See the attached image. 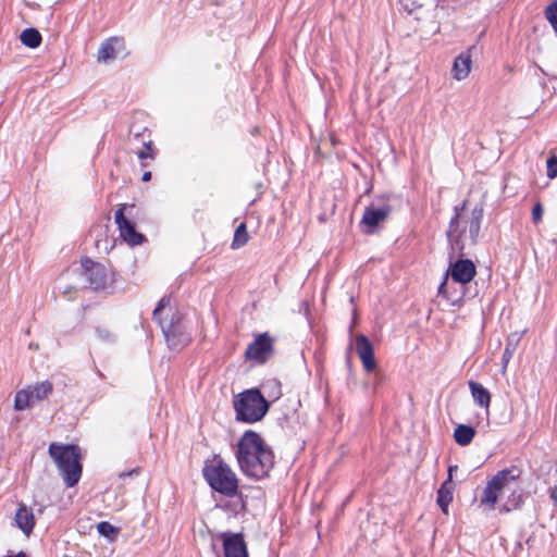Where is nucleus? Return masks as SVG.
I'll list each match as a JSON object with an SVG mask.
<instances>
[{
	"mask_svg": "<svg viewBox=\"0 0 557 557\" xmlns=\"http://www.w3.org/2000/svg\"><path fill=\"white\" fill-rule=\"evenodd\" d=\"M235 455L240 471L253 480L269 476L275 463L272 448L259 433L251 430L240 436Z\"/></svg>",
	"mask_w": 557,
	"mask_h": 557,
	"instance_id": "1",
	"label": "nucleus"
},
{
	"mask_svg": "<svg viewBox=\"0 0 557 557\" xmlns=\"http://www.w3.org/2000/svg\"><path fill=\"white\" fill-rule=\"evenodd\" d=\"M48 453L67 487L76 485L82 476L81 448L77 445L51 443Z\"/></svg>",
	"mask_w": 557,
	"mask_h": 557,
	"instance_id": "2",
	"label": "nucleus"
},
{
	"mask_svg": "<svg viewBox=\"0 0 557 557\" xmlns=\"http://www.w3.org/2000/svg\"><path fill=\"white\" fill-rule=\"evenodd\" d=\"M202 475L209 486L225 497L233 498L238 494V479L232 468L220 457L207 461Z\"/></svg>",
	"mask_w": 557,
	"mask_h": 557,
	"instance_id": "3",
	"label": "nucleus"
},
{
	"mask_svg": "<svg viewBox=\"0 0 557 557\" xmlns=\"http://www.w3.org/2000/svg\"><path fill=\"white\" fill-rule=\"evenodd\" d=\"M170 297L163 296L152 312V318L162 329V333L171 349H182L191 342V334L182 321L180 314L175 313L169 322H163L160 318L161 311L170 305Z\"/></svg>",
	"mask_w": 557,
	"mask_h": 557,
	"instance_id": "4",
	"label": "nucleus"
},
{
	"mask_svg": "<svg viewBox=\"0 0 557 557\" xmlns=\"http://www.w3.org/2000/svg\"><path fill=\"white\" fill-rule=\"evenodd\" d=\"M236 419L246 423L260 421L269 411L270 404L259 389H246L234 397Z\"/></svg>",
	"mask_w": 557,
	"mask_h": 557,
	"instance_id": "5",
	"label": "nucleus"
},
{
	"mask_svg": "<svg viewBox=\"0 0 557 557\" xmlns=\"http://www.w3.org/2000/svg\"><path fill=\"white\" fill-rule=\"evenodd\" d=\"M459 218L460 209L455 207V215L451 218L449 227L447 230V237L454 250L459 251L462 255L465 244L462 237L469 239L470 245H475L480 234L481 221L483 218L482 205L475 206L471 211V218L468 221V234L466 230L459 233Z\"/></svg>",
	"mask_w": 557,
	"mask_h": 557,
	"instance_id": "6",
	"label": "nucleus"
},
{
	"mask_svg": "<svg viewBox=\"0 0 557 557\" xmlns=\"http://www.w3.org/2000/svg\"><path fill=\"white\" fill-rule=\"evenodd\" d=\"M520 476V471L516 467L498 471L488 480L480 497V505L488 510L495 509L500 493L510 486Z\"/></svg>",
	"mask_w": 557,
	"mask_h": 557,
	"instance_id": "7",
	"label": "nucleus"
},
{
	"mask_svg": "<svg viewBox=\"0 0 557 557\" xmlns=\"http://www.w3.org/2000/svg\"><path fill=\"white\" fill-rule=\"evenodd\" d=\"M392 206L386 199H379L364 208L359 226L363 234L371 235L377 232L392 213Z\"/></svg>",
	"mask_w": 557,
	"mask_h": 557,
	"instance_id": "8",
	"label": "nucleus"
},
{
	"mask_svg": "<svg viewBox=\"0 0 557 557\" xmlns=\"http://www.w3.org/2000/svg\"><path fill=\"white\" fill-rule=\"evenodd\" d=\"M476 274L475 265L470 259H459L449 264V268L446 272V276L444 282L438 286V294L445 296V286L447 282V276L450 275L454 282L460 284H467L473 280Z\"/></svg>",
	"mask_w": 557,
	"mask_h": 557,
	"instance_id": "9",
	"label": "nucleus"
},
{
	"mask_svg": "<svg viewBox=\"0 0 557 557\" xmlns=\"http://www.w3.org/2000/svg\"><path fill=\"white\" fill-rule=\"evenodd\" d=\"M273 350V343L271 337L267 334H260L256 339L250 343L245 351V357L248 360L258 362H265Z\"/></svg>",
	"mask_w": 557,
	"mask_h": 557,
	"instance_id": "10",
	"label": "nucleus"
},
{
	"mask_svg": "<svg viewBox=\"0 0 557 557\" xmlns=\"http://www.w3.org/2000/svg\"><path fill=\"white\" fill-rule=\"evenodd\" d=\"M125 205H122L114 214V220L120 231L121 237L129 245H139L144 236L135 230V224L124 215Z\"/></svg>",
	"mask_w": 557,
	"mask_h": 557,
	"instance_id": "11",
	"label": "nucleus"
},
{
	"mask_svg": "<svg viewBox=\"0 0 557 557\" xmlns=\"http://www.w3.org/2000/svg\"><path fill=\"white\" fill-rule=\"evenodd\" d=\"M224 557H248L247 544L242 533L222 532Z\"/></svg>",
	"mask_w": 557,
	"mask_h": 557,
	"instance_id": "12",
	"label": "nucleus"
},
{
	"mask_svg": "<svg viewBox=\"0 0 557 557\" xmlns=\"http://www.w3.org/2000/svg\"><path fill=\"white\" fill-rule=\"evenodd\" d=\"M82 268L85 271L87 280L94 289H100L106 286L107 272L102 264L94 262L89 258L82 260Z\"/></svg>",
	"mask_w": 557,
	"mask_h": 557,
	"instance_id": "13",
	"label": "nucleus"
},
{
	"mask_svg": "<svg viewBox=\"0 0 557 557\" xmlns=\"http://www.w3.org/2000/svg\"><path fill=\"white\" fill-rule=\"evenodd\" d=\"M356 351L362 362V366L367 372H372L376 368V361L374 357L373 346L369 338L360 334L356 338Z\"/></svg>",
	"mask_w": 557,
	"mask_h": 557,
	"instance_id": "14",
	"label": "nucleus"
},
{
	"mask_svg": "<svg viewBox=\"0 0 557 557\" xmlns=\"http://www.w3.org/2000/svg\"><path fill=\"white\" fill-rule=\"evenodd\" d=\"M454 491L455 483L450 478H447L437 491L436 503L444 513H448V506L453 502Z\"/></svg>",
	"mask_w": 557,
	"mask_h": 557,
	"instance_id": "15",
	"label": "nucleus"
},
{
	"mask_svg": "<svg viewBox=\"0 0 557 557\" xmlns=\"http://www.w3.org/2000/svg\"><path fill=\"white\" fill-rule=\"evenodd\" d=\"M15 522L17 527L24 532V534L29 535L35 525V519L32 509H28L26 506H21L15 513Z\"/></svg>",
	"mask_w": 557,
	"mask_h": 557,
	"instance_id": "16",
	"label": "nucleus"
},
{
	"mask_svg": "<svg viewBox=\"0 0 557 557\" xmlns=\"http://www.w3.org/2000/svg\"><path fill=\"white\" fill-rule=\"evenodd\" d=\"M471 55L467 53L459 54L453 64V76L457 81H462L468 77L471 71Z\"/></svg>",
	"mask_w": 557,
	"mask_h": 557,
	"instance_id": "17",
	"label": "nucleus"
},
{
	"mask_svg": "<svg viewBox=\"0 0 557 557\" xmlns=\"http://www.w3.org/2000/svg\"><path fill=\"white\" fill-rule=\"evenodd\" d=\"M468 385L475 404L487 409L491 404V393L488 389L475 381H469Z\"/></svg>",
	"mask_w": 557,
	"mask_h": 557,
	"instance_id": "18",
	"label": "nucleus"
},
{
	"mask_svg": "<svg viewBox=\"0 0 557 557\" xmlns=\"http://www.w3.org/2000/svg\"><path fill=\"white\" fill-rule=\"evenodd\" d=\"M475 435V430L471 425L459 424L454 431V438L460 446H468Z\"/></svg>",
	"mask_w": 557,
	"mask_h": 557,
	"instance_id": "19",
	"label": "nucleus"
},
{
	"mask_svg": "<svg viewBox=\"0 0 557 557\" xmlns=\"http://www.w3.org/2000/svg\"><path fill=\"white\" fill-rule=\"evenodd\" d=\"M29 394H32L33 401H39L47 398L53 391V386L49 381H44L40 383H36L35 385H29L28 387Z\"/></svg>",
	"mask_w": 557,
	"mask_h": 557,
	"instance_id": "20",
	"label": "nucleus"
},
{
	"mask_svg": "<svg viewBox=\"0 0 557 557\" xmlns=\"http://www.w3.org/2000/svg\"><path fill=\"white\" fill-rule=\"evenodd\" d=\"M120 39L117 37H111L107 39L98 51V61L99 62H108L115 58V44H117Z\"/></svg>",
	"mask_w": 557,
	"mask_h": 557,
	"instance_id": "21",
	"label": "nucleus"
},
{
	"mask_svg": "<svg viewBox=\"0 0 557 557\" xmlns=\"http://www.w3.org/2000/svg\"><path fill=\"white\" fill-rule=\"evenodd\" d=\"M20 39L23 45L32 49L39 47L42 40L40 33L36 28L24 29Z\"/></svg>",
	"mask_w": 557,
	"mask_h": 557,
	"instance_id": "22",
	"label": "nucleus"
},
{
	"mask_svg": "<svg viewBox=\"0 0 557 557\" xmlns=\"http://www.w3.org/2000/svg\"><path fill=\"white\" fill-rule=\"evenodd\" d=\"M522 504V493L520 490H512L505 503L499 508V512H510L518 509Z\"/></svg>",
	"mask_w": 557,
	"mask_h": 557,
	"instance_id": "23",
	"label": "nucleus"
},
{
	"mask_svg": "<svg viewBox=\"0 0 557 557\" xmlns=\"http://www.w3.org/2000/svg\"><path fill=\"white\" fill-rule=\"evenodd\" d=\"M137 158L141 161V166H146L147 164L144 162L146 159L154 160L156 151L152 148V140L150 138V134H148L147 139L143 140V146L140 149L135 151Z\"/></svg>",
	"mask_w": 557,
	"mask_h": 557,
	"instance_id": "24",
	"label": "nucleus"
},
{
	"mask_svg": "<svg viewBox=\"0 0 557 557\" xmlns=\"http://www.w3.org/2000/svg\"><path fill=\"white\" fill-rule=\"evenodd\" d=\"M34 404L32 399V394H29L28 388H24L18 391L15 394L14 398V409L17 411L25 410Z\"/></svg>",
	"mask_w": 557,
	"mask_h": 557,
	"instance_id": "25",
	"label": "nucleus"
},
{
	"mask_svg": "<svg viewBox=\"0 0 557 557\" xmlns=\"http://www.w3.org/2000/svg\"><path fill=\"white\" fill-rule=\"evenodd\" d=\"M248 239H249V236L247 233L246 224L240 223L235 230L232 247L235 249L240 248L244 245H246Z\"/></svg>",
	"mask_w": 557,
	"mask_h": 557,
	"instance_id": "26",
	"label": "nucleus"
},
{
	"mask_svg": "<svg viewBox=\"0 0 557 557\" xmlns=\"http://www.w3.org/2000/svg\"><path fill=\"white\" fill-rule=\"evenodd\" d=\"M97 530L100 535L109 539L110 541H113L116 535L119 534V529L112 525L108 521H101L97 525Z\"/></svg>",
	"mask_w": 557,
	"mask_h": 557,
	"instance_id": "27",
	"label": "nucleus"
},
{
	"mask_svg": "<svg viewBox=\"0 0 557 557\" xmlns=\"http://www.w3.org/2000/svg\"><path fill=\"white\" fill-rule=\"evenodd\" d=\"M545 17L552 25L555 33L557 34V2L556 1L550 3L545 9Z\"/></svg>",
	"mask_w": 557,
	"mask_h": 557,
	"instance_id": "28",
	"label": "nucleus"
},
{
	"mask_svg": "<svg viewBox=\"0 0 557 557\" xmlns=\"http://www.w3.org/2000/svg\"><path fill=\"white\" fill-rule=\"evenodd\" d=\"M546 175L549 180L557 177V157L552 156L546 161Z\"/></svg>",
	"mask_w": 557,
	"mask_h": 557,
	"instance_id": "29",
	"label": "nucleus"
},
{
	"mask_svg": "<svg viewBox=\"0 0 557 557\" xmlns=\"http://www.w3.org/2000/svg\"><path fill=\"white\" fill-rule=\"evenodd\" d=\"M146 133H147L146 127H144L141 129H135V127L132 126L129 129V135H128L129 143L133 144L134 141L139 140L140 138H141V140L147 139L148 134L146 135Z\"/></svg>",
	"mask_w": 557,
	"mask_h": 557,
	"instance_id": "30",
	"label": "nucleus"
},
{
	"mask_svg": "<svg viewBox=\"0 0 557 557\" xmlns=\"http://www.w3.org/2000/svg\"><path fill=\"white\" fill-rule=\"evenodd\" d=\"M96 335H97V338L101 342H106V343L114 342L113 334L107 329L97 327Z\"/></svg>",
	"mask_w": 557,
	"mask_h": 557,
	"instance_id": "31",
	"label": "nucleus"
},
{
	"mask_svg": "<svg viewBox=\"0 0 557 557\" xmlns=\"http://www.w3.org/2000/svg\"><path fill=\"white\" fill-rule=\"evenodd\" d=\"M513 352H515V347H512L509 343L506 345L505 349H504V352H503V357H502V360H503V368L506 369L508 362L510 361V359L512 358L513 356Z\"/></svg>",
	"mask_w": 557,
	"mask_h": 557,
	"instance_id": "32",
	"label": "nucleus"
},
{
	"mask_svg": "<svg viewBox=\"0 0 557 557\" xmlns=\"http://www.w3.org/2000/svg\"><path fill=\"white\" fill-rule=\"evenodd\" d=\"M543 207L541 202H536L532 209V221L537 224L542 221L543 216Z\"/></svg>",
	"mask_w": 557,
	"mask_h": 557,
	"instance_id": "33",
	"label": "nucleus"
},
{
	"mask_svg": "<svg viewBox=\"0 0 557 557\" xmlns=\"http://www.w3.org/2000/svg\"><path fill=\"white\" fill-rule=\"evenodd\" d=\"M150 180H151V172L150 171L144 172V174L141 176V181L143 182H149Z\"/></svg>",
	"mask_w": 557,
	"mask_h": 557,
	"instance_id": "34",
	"label": "nucleus"
},
{
	"mask_svg": "<svg viewBox=\"0 0 557 557\" xmlns=\"http://www.w3.org/2000/svg\"><path fill=\"white\" fill-rule=\"evenodd\" d=\"M458 467L455 465V466H449L448 468V478H450V480H453V473H455V471H457Z\"/></svg>",
	"mask_w": 557,
	"mask_h": 557,
	"instance_id": "35",
	"label": "nucleus"
},
{
	"mask_svg": "<svg viewBox=\"0 0 557 557\" xmlns=\"http://www.w3.org/2000/svg\"><path fill=\"white\" fill-rule=\"evenodd\" d=\"M138 472H139V471H138V469H133V470H131L129 472H126V473H125V472H123V473H121V474H120V476H121V478H123V476H126V475L137 474Z\"/></svg>",
	"mask_w": 557,
	"mask_h": 557,
	"instance_id": "36",
	"label": "nucleus"
},
{
	"mask_svg": "<svg viewBox=\"0 0 557 557\" xmlns=\"http://www.w3.org/2000/svg\"><path fill=\"white\" fill-rule=\"evenodd\" d=\"M550 496L555 502H557V487L552 490Z\"/></svg>",
	"mask_w": 557,
	"mask_h": 557,
	"instance_id": "37",
	"label": "nucleus"
},
{
	"mask_svg": "<svg viewBox=\"0 0 557 557\" xmlns=\"http://www.w3.org/2000/svg\"><path fill=\"white\" fill-rule=\"evenodd\" d=\"M7 557H27V555L23 552L16 554V555H12V556H7Z\"/></svg>",
	"mask_w": 557,
	"mask_h": 557,
	"instance_id": "38",
	"label": "nucleus"
},
{
	"mask_svg": "<svg viewBox=\"0 0 557 557\" xmlns=\"http://www.w3.org/2000/svg\"><path fill=\"white\" fill-rule=\"evenodd\" d=\"M97 374H98L100 377H104L103 373H102L100 370H98V371H97Z\"/></svg>",
	"mask_w": 557,
	"mask_h": 557,
	"instance_id": "39",
	"label": "nucleus"
}]
</instances>
